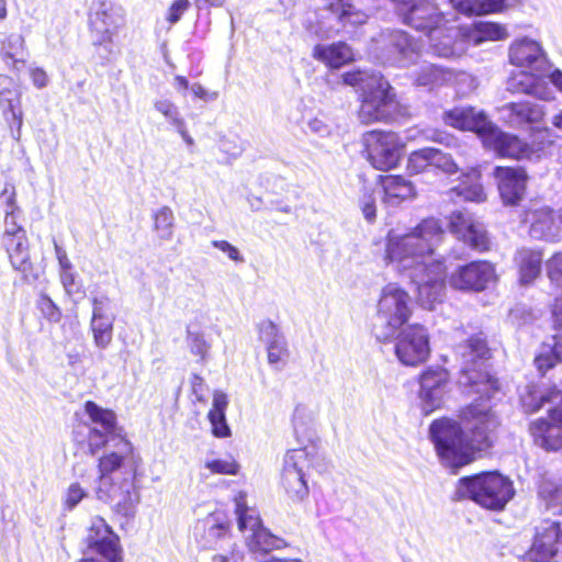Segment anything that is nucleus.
I'll return each mask as SVG.
<instances>
[{
  "label": "nucleus",
  "mask_w": 562,
  "mask_h": 562,
  "mask_svg": "<svg viewBox=\"0 0 562 562\" xmlns=\"http://www.w3.org/2000/svg\"><path fill=\"white\" fill-rule=\"evenodd\" d=\"M443 237L440 222L430 217L405 234L390 232L386 238V260L416 284L417 301L427 310L446 294V266L436 257Z\"/></svg>",
  "instance_id": "obj_1"
},
{
  "label": "nucleus",
  "mask_w": 562,
  "mask_h": 562,
  "mask_svg": "<svg viewBox=\"0 0 562 562\" xmlns=\"http://www.w3.org/2000/svg\"><path fill=\"white\" fill-rule=\"evenodd\" d=\"M498 420L490 406L469 405L462 412V427L451 419H438L430 425V438L446 467L458 469L471 463L477 451L492 446Z\"/></svg>",
  "instance_id": "obj_2"
},
{
  "label": "nucleus",
  "mask_w": 562,
  "mask_h": 562,
  "mask_svg": "<svg viewBox=\"0 0 562 562\" xmlns=\"http://www.w3.org/2000/svg\"><path fill=\"white\" fill-rule=\"evenodd\" d=\"M112 442L114 449L98 461L99 485L95 493L100 501L112 504L119 514L130 517L138 502L134 493L136 464L133 446L125 437Z\"/></svg>",
  "instance_id": "obj_3"
},
{
  "label": "nucleus",
  "mask_w": 562,
  "mask_h": 562,
  "mask_svg": "<svg viewBox=\"0 0 562 562\" xmlns=\"http://www.w3.org/2000/svg\"><path fill=\"white\" fill-rule=\"evenodd\" d=\"M447 125L462 131H471L479 135L483 145L501 157L514 159H532L539 157L552 140H541L538 145H529L518 136L499 130L482 111L474 108H456L443 114Z\"/></svg>",
  "instance_id": "obj_4"
},
{
  "label": "nucleus",
  "mask_w": 562,
  "mask_h": 562,
  "mask_svg": "<svg viewBox=\"0 0 562 562\" xmlns=\"http://www.w3.org/2000/svg\"><path fill=\"white\" fill-rule=\"evenodd\" d=\"M508 60L510 65L520 68L509 77L508 91L543 101L554 98L553 90L543 80L551 61L540 42L528 36L514 40L508 47Z\"/></svg>",
  "instance_id": "obj_5"
},
{
  "label": "nucleus",
  "mask_w": 562,
  "mask_h": 562,
  "mask_svg": "<svg viewBox=\"0 0 562 562\" xmlns=\"http://www.w3.org/2000/svg\"><path fill=\"white\" fill-rule=\"evenodd\" d=\"M513 482L498 472H483L459 480L456 490L458 499H471L477 505L501 510L513 498Z\"/></svg>",
  "instance_id": "obj_6"
},
{
  "label": "nucleus",
  "mask_w": 562,
  "mask_h": 562,
  "mask_svg": "<svg viewBox=\"0 0 562 562\" xmlns=\"http://www.w3.org/2000/svg\"><path fill=\"white\" fill-rule=\"evenodd\" d=\"M412 314L409 294L396 283L386 284L380 294L372 331L382 342L394 340L397 331L407 323Z\"/></svg>",
  "instance_id": "obj_7"
},
{
  "label": "nucleus",
  "mask_w": 562,
  "mask_h": 562,
  "mask_svg": "<svg viewBox=\"0 0 562 562\" xmlns=\"http://www.w3.org/2000/svg\"><path fill=\"white\" fill-rule=\"evenodd\" d=\"M461 358L460 384L471 387L480 398H490L498 389L495 380L486 370L490 350L481 337H472L465 344L457 347Z\"/></svg>",
  "instance_id": "obj_8"
},
{
  "label": "nucleus",
  "mask_w": 562,
  "mask_h": 562,
  "mask_svg": "<svg viewBox=\"0 0 562 562\" xmlns=\"http://www.w3.org/2000/svg\"><path fill=\"white\" fill-rule=\"evenodd\" d=\"M313 464V451L307 448L288 450L283 457L280 485L292 502L307 498V471Z\"/></svg>",
  "instance_id": "obj_9"
},
{
  "label": "nucleus",
  "mask_w": 562,
  "mask_h": 562,
  "mask_svg": "<svg viewBox=\"0 0 562 562\" xmlns=\"http://www.w3.org/2000/svg\"><path fill=\"white\" fill-rule=\"evenodd\" d=\"M367 158L378 170H391L398 166L405 144L392 131L373 130L362 136Z\"/></svg>",
  "instance_id": "obj_10"
},
{
  "label": "nucleus",
  "mask_w": 562,
  "mask_h": 562,
  "mask_svg": "<svg viewBox=\"0 0 562 562\" xmlns=\"http://www.w3.org/2000/svg\"><path fill=\"white\" fill-rule=\"evenodd\" d=\"M372 85L374 88L362 94L363 99L358 113L363 124L390 121L397 112L398 103L390 83L382 76H374Z\"/></svg>",
  "instance_id": "obj_11"
},
{
  "label": "nucleus",
  "mask_w": 562,
  "mask_h": 562,
  "mask_svg": "<svg viewBox=\"0 0 562 562\" xmlns=\"http://www.w3.org/2000/svg\"><path fill=\"white\" fill-rule=\"evenodd\" d=\"M238 528L245 533L246 544L252 554H263L285 546L283 539L272 535L261 524L258 512L237 501Z\"/></svg>",
  "instance_id": "obj_12"
},
{
  "label": "nucleus",
  "mask_w": 562,
  "mask_h": 562,
  "mask_svg": "<svg viewBox=\"0 0 562 562\" xmlns=\"http://www.w3.org/2000/svg\"><path fill=\"white\" fill-rule=\"evenodd\" d=\"M395 355L404 366L416 367L425 362L430 355L427 329L414 324L401 328L395 336Z\"/></svg>",
  "instance_id": "obj_13"
},
{
  "label": "nucleus",
  "mask_w": 562,
  "mask_h": 562,
  "mask_svg": "<svg viewBox=\"0 0 562 562\" xmlns=\"http://www.w3.org/2000/svg\"><path fill=\"white\" fill-rule=\"evenodd\" d=\"M85 413L92 424L88 435V446L92 454H95L108 443L119 440V437H123L113 411L88 401L85 404Z\"/></svg>",
  "instance_id": "obj_14"
},
{
  "label": "nucleus",
  "mask_w": 562,
  "mask_h": 562,
  "mask_svg": "<svg viewBox=\"0 0 562 562\" xmlns=\"http://www.w3.org/2000/svg\"><path fill=\"white\" fill-rule=\"evenodd\" d=\"M86 541L100 558H83L79 562L121 561L120 539L102 517L95 516L91 519Z\"/></svg>",
  "instance_id": "obj_15"
},
{
  "label": "nucleus",
  "mask_w": 562,
  "mask_h": 562,
  "mask_svg": "<svg viewBox=\"0 0 562 562\" xmlns=\"http://www.w3.org/2000/svg\"><path fill=\"white\" fill-rule=\"evenodd\" d=\"M450 390V374L441 366H431L419 375V398L423 412L428 415L440 408Z\"/></svg>",
  "instance_id": "obj_16"
},
{
  "label": "nucleus",
  "mask_w": 562,
  "mask_h": 562,
  "mask_svg": "<svg viewBox=\"0 0 562 562\" xmlns=\"http://www.w3.org/2000/svg\"><path fill=\"white\" fill-rule=\"evenodd\" d=\"M535 562H562V526L543 520L536 527L532 544L528 551Z\"/></svg>",
  "instance_id": "obj_17"
},
{
  "label": "nucleus",
  "mask_w": 562,
  "mask_h": 562,
  "mask_svg": "<svg viewBox=\"0 0 562 562\" xmlns=\"http://www.w3.org/2000/svg\"><path fill=\"white\" fill-rule=\"evenodd\" d=\"M398 12L405 24L427 35L448 22L445 13L430 0H413Z\"/></svg>",
  "instance_id": "obj_18"
},
{
  "label": "nucleus",
  "mask_w": 562,
  "mask_h": 562,
  "mask_svg": "<svg viewBox=\"0 0 562 562\" xmlns=\"http://www.w3.org/2000/svg\"><path fill=\"white\" fill-rule=\"evenodd\" d=\"M495 278L494 267L487 261H473L459 267L449 278L453 289L482 291Z\"/></svg>",
  "instance_id": "obj_19"
},
{
  "label": "nucleus",
  "mask_w": 562,
  "mask_h": 562,
  "mask_svg": "<svg viewBox=\"0 0 562 562\" xmlns=\"http://www.w3.org/2000/svg\"><path fill=\"white\" fill-rule=\"evenodd\" d=\"M0 108L9 123L12 137L19 140L23 124L21 92L14 81L5 75H0Z\"/></svg>",
  "instance_id": "obj_20"
},
{
  "label": "nucleus",
  "mask_w": 562,
  "mask_h": 562,
  "mask_svg": "<svg viewBox=\"0 0 562 562\" xmlns=\"http://www.w3.org/2000/svg\"><path fill=\"white\" fill-rule=\"evenodd\" d=\"M451 232L471 248L483 251L488 248L490 240L485 227L470 213L453 212L450 218Z\"/></svg>",
  "instance_id": "obj_21"
},
{
  "label": "nucleus",
  "mask_w": 562,
  "mask_h": 562,
  "mask_svg": "<svg viewBox=\"0 0 562 562\" xmlns=\"http://www.w3.org/2000/svg\"><path fill=\"white\" fill-rule=\"evenodd\" d=\"M195 540L203 549H216L231 538L228 518L222 513H213L199 520L194 527Z\"/></svg>",
  "instance_id": "obj_22"
},
{
  "label": "nucleus",
  "mask_w": 562,
  "mask_h": 562,
  "mask_svg": "<svg viewBox=\"0 0 562 562\" xmlns=\"http://www.w3.org/2000/svg\"><path fill=\"white\" fill-rule=\"evenodd\" d=\"M389 59L400 67H408L420 57L422 44L408 33L395 30L387 34Z\"/></svg>",
  "instance_id": "obj_23"
},
{
  "label": "nucleus",
  "mask_w": 562,
  "mask_h": 562,
  "mask_svg": "<svg viewBox=\"0 0 562 562\" xmlns=\"http://www.w3.org/2000/svg\"><path fill=\"white\" fill-rule=\"evenodd\" d=\"M537 445L546 450L562 449V404L550 409L548 419H538L530 425Z\"/></svg>",
  "instance_id": "obj_24"
},
{
  "label": "nucleus",
  "mask_w": 562,
  "mask_h": 562,
  "mask_svg": "<svg viewBox=\"0 0 562 562\" xmlns=\"http://www.w3.org/2000/svg\"><path fill=\"white\" fill-rule=\"evenodd\" d=\"M525 221L530 224V235L536 239L554 240L562 237V214L548 206L530 209Z\"/></svg>",
  "instance_id": "obj_25"
},
{
  "label": "nucleus",
  "mask_w": 562,
  "mask_h": 562,
  "mask_svg": "<svg viewBox=\"0 0 562 562\" xmlns=\"http://www.w3.org/2000/svg\"><path fill=\"white\" fill-rule=\"evenodd\" d=\"M123 24V18L119 10L102 3L99 9L90 14V30L93 44L104 45L112 43L113 36Z\"/></svg>",
  "instance_id": "obj_26"
},
{
  "label": "nucleus",
  "mask_w": 562,
  "mask_h": 562,
  "mask_svg": "<svg viewBox=\"0 0 562 562\" xmlns=\"http://www.w3.org/2000/svg\"><path fill=\"white\" fill-rule=\"evenodd\" d=\"M502 119L512 127L527 128L542 122L546 108L531 101L509 102L501 109Z\"/></svg>",
  "instance_id": "obj_27"
},
{
  "label": "nucleus",
  "mask_w": 562,
  "mask_h": 562,
  "mask_svg": "<svg viewBox=\"0 0 562 562\" xmlns=\"http://www.w3.org/2000/svg\"><path fill=\"white\" fill-rule=\"evenodd\" d=\"M494 177L505 204L516 205L525 195L527 173L522 168L496 167Z\"/></svg>",
  "instance_id": "obj_28"
},
{
  "label": "nucleus",
  "mask_w": 562,
  "mask_h": 562,
  "mask_svg": "<svg viewBox=\"0 0 562 562\" xmlns=\"http://www.w3.org/2000/svg\"><path fill=\"white\" fill-rule=\"evenodd\" d=\"M429 49L438 57L450 58L464 54L468 42L460 36V27L439 26L428 34Z\"/></svg>",
  "instance_id": "obj_29"
},
{
  "label": "nucleus",
  "mask_w": 562,
  "mask_h": 562,
  "mask_svg": "<svg viewBox=\"0 0 562 562\" xmlns=\"http://www.w3.org/2000/svg\"><path fill=\"white\" fill-rule=\"evenodd\" d=\"M460 36L468 42V46L477 47L486 42L505 41L509 37V32L505 24L492 21H479L470 25L461 26Z\"/></svg>",
  "instance_id": "obj_30"
},
{
  "label": "nucleus",
  "mask_w": 562,
  "mask_h": 562,
  "mask_svg": "<svg viewBox=\"0 0 562 562\" xmlns=\"http://www.w3.org/2000/svg\"><path fill=\"white\" fill-rule=\"evenodd\" d=\"M106 304V297L94 296L92 299L90 329L92 331L93 342L100 349L108 348L113 339L114 317L105 313Z\"/></svg>",
  "instance_id": "obj_31"
},
{
  "label": "nucleus",
  "mask_w": 562,
  "mask_h": 562,
  "mask_svg": "<svg viewBox=\"0 0 562 562\" xmlns=\"http://www.w3.org/2000/svg\"><path fill=\"white\" fill-rule=\"evenodd\" d=\"M4 244L13 269L21 272L26 282L36 281L40 278L41 269L31 261L26 236L19 235L18 238H11Z\"/></svg>",
  "instance_id": "obj_32"
},
{
  "label": "nucleus",
  "mask_w": 562,
  "mask_h": 562,
  "mask_svg": "<svg viewBox=\"0 0 562 562\" xmlns=\"http://www.w3.org/2000/svg\"><path fill=\"white\" fill-rule=\"evenodd\" d=\"M380 184L383 191L382 202L387 207H396L416 196L415 186L403 176L390 175L380 177Z\"/></svg>",
  "instance_id": "obj_33"
},
{
  "label": "nucleus",
  "mask_w": 562,
  "mask_h": 562,
  "mask_svg": "<svg viewBox=\"0 0 562 562\" xmlns=\"http://www.w3.org/2000/svg\"><path fill=\"white\" fill-rule=\"evenodd\" d=\"M518 269L519 282L529 285L540 276L542 270L543 255L538 249L521 248L514 257Z\"/></svg>",
  "instance_id": "obj_34"
},
{
  "label": "nucleus",
  "mask_w": 562,
  "mask_h": 562,
  "mask_svg": "<svg viewBox=\"0 0 562 562\" xmlns=\"http://www.w3.org/2000/svg\"><path fill=\"white\" fill-rule=\"evenodd\" d=\"M313 57L331 68H340L351 61L353 54L351 48L342 42L330 45H316L313 49Z\"/></svg>",
  "instance_id": "obj_35"
},
{
  "label": "nucleus",
  "mask_w": 562,
  "mask_h": 562,
  "mask_svg": "<svg viewBox=\"0 0 562 562\" xmlns=\"http://www.w3.org/2000/svg\"><path fill=\"white\" fill-rule=\"evenodd\" d=\"M326 8L344 25H361L367 22V13L357 5L355 0H327Z\"/></svg>",
  "instance_id": "obj_36"
},
{
  "label": "nucleus",
  "mask_w": 562,
  "mask_h": 562,
  "mask_svg": "<svg viewBox=\"0 0 562 562\" xmlns=\"http://www.w3.org/2000/svg\"><path fill=\"white\" fill-rule=\"evenodd\" d=\"M452 191L465 201L482 202L486 199V194L480 182V172L476 169H472L470 172L463 175V179Z\"/></svg>",
  "instance_id": "obj_37"
},
{
  "label": "nucleus",
  "mask_w": 562,
  "mask_h": 562,
  "mask_svg": "<svg viewBox=\"0 0 562 562\" xmlns=\"http://www.w3.org/2000/svg\"><path fill=\"white\" fill-rule=\"evenodd\" d=\"M453 78L452 71L441 66L425 63L416 74L415 81L418 86L432 88L450 81Z\"/></svg>",
  "instance_id": "obj_38"
},
{
  "label": "nucleus",
  "mask_w": 562,
  "mask_h": 562,
  "mask_svg": "<svg viewBox=\"0 0 562 562\" xmlns=\"http://www.w3.org/2000/svg\"><path fill=\"white\" fill-rule=\"evenodd\" d=\"M555 361H562V336L559 334L543 345L542 351L535 359V364L541 373H544L554 366Z\"/></svg>",
  "instance_id": "obj_39"
},
{
  "label": "nucleus",
  "mask_w": 562,
  "mask_h": 562,
  "mask_svg": "<svg viewBox=\"0 0 562 562\" xmlns=\"http://www.w3.org/2000/svg\"><path fill=\"white\" fill-rule=\"evenodd\" d=\"M451 7L464 15L498 13V0H448Z\"/></svg>",
  "instance_id": "obj_40"
},
{
  "label": "nucleus",
  "mask_w": 562,
  "mask_h": 562,
  "mask_svg": "<svg viewBox=\"0 0 562 562\" xmlns=\"http://www.w3.org/2000/svg\"><path fill=\"white\" fill-rule=\"evenodd\" d=\"M539 495L546 501L548 508L562 514V481H543L539 487Z\"/></svg>",
  "instance_id": "obj_41"
},
{
  "label": "nucleus",
  "mask_w": 562,
  "mask_h": 562,
  "mask_svg": "<svg viewBox=\"0 0 562 562\" xmlns=\"http://www.w3.org/2000/svg\"><path fill=\"white\" fill-rule=\"evenodd\" d=\"M175 216L169 206H162L154 213V229L162 240H170L173 236Z\"/></svg>",
  "instance_id": "obj_42"
},
{
  "label": "nucleus",
  "mask_w": 562,
  "mask_h": 562,
  "mask_svg": "<svg viewBox=\"0 0 562 562\" xmlns=\"http://www.w3.org/2000/svg\"><path fill=\"white\" fill-rule=\"evenodd\" d=\"M25 47L24 37L20 34H10L2 43V58L7 65L16 68L19 63H23L15 58Z\"/></svg>",
  "instance_id": "obj_43"
},
{
  "label": "nucleus",
  "mask_w": 562,
  "mask_h": 562,
  "mask_svg": "<svg viewBox=\"0 0 562 562\" xmlns=\"http://www.w3.org/2000/svg\"><path fill=\"white\" fill-rule=\"evenodd\" d=\"M432 147L414 150L407 158L406 168L411 173H422L432 167Z\"/></svg>",
  "instance_id": "obj_44"
},
{
  "label": "nucleus",
  "mask_w": 562,
  "mask_h": 562,
  "mask_svg": "<svg viewBox=\"0 0 562 562\" xmlns=\"http://www.w3.org/2000/svg\"><path fill=\"white\" fill-rule=\"evenodd\" d=\"M187 344L190 352L200 357L204 361L209 355L211 344L205 339V336L199 329L188 328Z\"/></svg>",
  "instance_id": "obj_45"
},
{
  "label": "nucleus",
  "mask_w": 562,
  "mask_h": 562,
  "mask_svg": "<svg viewBox=\"0 0 562 562\" xmlns=\"http://www.w3.org/2000/svg\"><path fill=\"white\" fill-rule=\"evenodd\" d=\"M154 109L159 112L172 127L181 125V123L186 121L178 106L169 99H158L154 101Z\"/></svg>",
  "instance_id": "obj_46"
},
{
  "label": "nucleus",
  "mask_w": 562,
  "mask_h": 562,
  "mask_svg": "<svg viewBox=\"0 0 562 562\" xmlns=\"http://www.w3.org/2000/svg\"><path fill=\"white\" fill-rule=\"evenodd\" d=\"M380 76L379 74H368L363 71H352L342 75V81L345 85L358 87L363 93L374 88L372 85V78Z\"/></svg>",
  "instance_id": "obj_47"
},
{
  "label": "nucleus",
  "mask_w": 562,
  "mask_h": 562,
  "mask_svg": "<svg viewBox=\"0 0 562 562\" xmlns=\"http://www.w3.org/2000/svg\"><path fill=\"white\" fill-rule=\"evenodd\" d=\"M550 401L551 398L549 395L533 389H528V392L521 395V404L527 413H535L539 411L546 402Z\"/></svg>",
  "instance_id": "obj_48"
},
{
  "label": "nucleus",
  "mask_w": 562,
  "mask_h": 562,
  "mask_svg": "<svg viewBox=\"0 0 562 562\" xmlns=\"http://www.w3.org/2000/svg\"><path fill=\"white\" fill-rule=\"evenodd\" d=\"M258 335L260 341L266 346L284 337L279 327L270 319H263L258 324Z\"/></svg>",
  "instance_id": "obj_49"
},
{
  "label": "nucleus",
  "mask_w": 562,
  "mask_h": 562,
  "mask_svg": "<svg viewBox=\"0 0 562 562\" xmlns=\"http://www.w3.org/2000/svg\"><path fill=\"white\" fill-rule=\"evenodd\" d=\"M432 167L445 173L453 175L458 171V166L450 155L442 153L440 149L432 148Z\"/></svg>",
  "instance_id": "obj_50"
},
{
  "label": "nucleus",
  "mask_w": 562,
  "mask_h": 562,
  "mask_svg": "<svg viewBox=\"0 0 562 562\" xmlns=\"http://www.w3.org/2000/svg\"><path fill=\"white\" fill-rule=\"evenodd\" d=\"M547 276L551 283L562 286V251L555 252L546 262Z\"/></svg>",
  "instance_id": "obj_51"
},
{
  "label": "nucleus",
  "mask_w": 562,
  "mask_h": 562,
  "mask_svg": "<svg viewBox=\"0 0 562 562\" xmlns=\"http://www.w3.org/2000/svg\"><path fill=\"white\" fill-rule=\"evenodd\" d=\"M268 352V362L272 366H276L282 361H284L288 356V348L285 338L277 339V341H272L270 345L266 346Z\"/></svg>",
  "instance_id": "obj_52"
},
{
  "label": "nucleus",
  "mask_w": 562,
  "mask_h": 562,
  "mask_svg": "<svg viewBox=\"0 0 562 562\" xmlns=\"http://www.w3.org/2000/svg\"><path fill=\"white\" fill-rule=\"evenodd\" d=\"M205 467L213 473L229 475L236 474L239 469V465L233 459L212 460L206 462Z\"/></svg>",
  "instance_id": "obj_53"
},
{
  "label": "nucleus",
  "mask_w": 562,
  "mask_h": 562,
  "mask_svg": "<svg viewBox=\"0 0 562 562\" xmlns=\"http://www.w3.org/2000/svg\"><path fill=\"white\" fill-rule=\"evenodd\" d=\"M19 235H25L24 229L18 224L16 213L5 211L4 218V241H10L11 238H18Z\"/></svg>",
  "instance_id": "obj_54"
},
{
  "label": "nucleus",
  "mask_w": 562,
  "mask_h": 562,
  "mask_svg": "<svg viewBox=\"0 0 562 562\" xmlns=\"http://www.w3.org/2000/svg\"><path fill=\"white\" fill-rule=\"evenodd\" d=\"M207 417L212 425V432L215 437L225 438L229 436L231 430L226 423L225 414L209 413Z\"/></svg>",
  "instance_id": "obj_55"
},
{
  "label": "nucleus",
  "mask_w": 562,
  "mask_h": 562,
  "mask_svg": "<svg viewBox=\"0 0 562 562\" xmlns=\"http://www.w3.org/2000/svg\"><path fill=\"white\" fill-rule=\"evenodd\" d=\"M86 496H87V493L80 486V484L79 483H72V484L69 485V487L66 491V494H65V497H64V506L68 510H71Z\"/></svg>",
  "instance_id": "obj_56"
},
{
  "label": "nucleus",
  "mask_w": 562,
  "mask_h": 562,
  "mask_svg": "<svg viewBox=\"0 0 562 562\" xmlns=\"http://www.w3.org/2000/svg\"><path fill=\"white\" fill-rule=\"evenodd\" d=\"M189 8V0H175L167 11L166 19L169 22V24L173 25L177 22H179Z\"/></svg>",
  "instance_id": "obj_57"
},
{
  "label": "nucleus",
  "mask_w": 562,
  "mask_h": 562,
  "mask_svg": "<svg viewBox=\"0 0 562 562\" xmlns=\"http://www.w3.org/2000/svg\"><path fill=\"white\" fill-rule=\"evenodd\" d=\"M359 204L364 218L369 223H373L376 217V206L375 199L372 196V194L364 192L362 198L360 199Z\"/></svg>",
  "instance_id": "obj_58"
},
{
  "label": "nucleus",
  "mask_w": 562,
  "mask_h": 562,
  "mask_svg": "<svg viewBox=\"0 0 562 562\" xmlns=\"http://www.w3.org/2000/svg\"><path fill=\"white\" fill-rule=\"evenodd\" d=\"M212 246L224 252L231 260L235 262H244L245 260L238 248L226 240H213Z\"/></svg>",
  "instance_id": "obj_59"
},
{
  "label": "nucleus",
  "mask_w": 562,
  "mask_h": 562,
  "mask_svg": "<svg viewBox=\"0 0 562 562\" xmlns=\"http://www.w3.org/2000/svg\"><path fill=\"white\" fill-rule=\"evenodd\" d=\"M38 307L49 321L58 322L60 318V312L54 302L48 296H42L38 301Z\"/></svg>",
  "instance_id": "obj_60"
},
{
  "label": "nucleus",
  "mask_w": 562,
  "mask_h": 562,
  "mask_svg": "<svg viewBox=\"0 0 562 562\" xmlns=\"http://www.w3.org/2000/svg\"><path fill=\"white\" fill-rule=\"evenodd\" d=\"M59 278L67 294L72 295L79 291V286L76 282V274L72 269L60 270Z\"/></svg>",
  "instance_id": "obj_61"
},
{
  "label": "nucleus",
  "mask_w": 562,
  "mask_h": 562,
  "mask_svg": "<svg viewBox=\"0 0 562 562\" xmlns=\"http://www.w3.org/2000/svg\"><path fill=\"white\" fill-rule=\"evenodd\" d=\"M190 383L191 391L195 400L198 402H204L207 393V385L204 380L198 374H192Z\"/></svg>",
  "instance_id": "obj_62"
},
{
  "label": "nucleus",
  "mask_w": 562,
  "mask_h": 562,
  "mask_svg": "<svg viewBox=\"0 0 562 562\" xmlns=\"http://www.w3.org/2000/svg\"><path fill=\"white\" fill-rule=\"evenodd\" d=\"M307 128L311 133L321 137L328 136L331 133L330 126L324 120L318 117L311 119L307 122Z\"/></svg>",
  "instance_id": "obj_63"
},
{
  "label": "nucleus",
  "mask_w": 562,
  "mask_h": 562,
  "mask_svg": "<svg viewBox=\"0 0 562 562\" xmlns=\"http://www.w3.org/2000/svg\"><path fill=\"white\" fill-rule=\"evenodd\" d=\"M543 80L551 82L562 93V70L555 68L552 63L548 66Z\"/></svg>",
  "instance_id": "obj_64"
}]
</instances>
